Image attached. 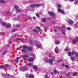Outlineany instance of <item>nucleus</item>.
Returning a JSON list of instances; mask_svg holds the SVG:
<instances>
[{"label":"nucleus","instance_id":"obj_1","mask_svg":"<svg viewBox=\"0 0 78 78\" xmlns=\"http://www.w3.org/2000/svg\"><path fill=\"white\" fill-rule=\"evenodd\" d=\"M9 67V65L8 64H5L4 65L0 66V69H7Z\"/></svg>","mask_w":78,"mask_h":78},{"label":"nucleus","instance_id":"obj_2","mask_svg":"<svg viewBox=\"0 0 78 78\" xmlns=\"http://www.w3.org/2000/svg\"><path fill=\"white\" fill-rule=\"evenodd\" d=\"M27 69L28 68L27 67L23 66L22 68L21 69L20 71L21 72H25V71H27Z\"/></svg>","mask_w":78,"mask_h":78},{"label":"nucleus","instance_id":"obj_3","mask_svg":"<svg viewBox=\"0 0 78 78\" xmlns=\"http://www.w3.org/2000/svg\"><path fill=\"white\" fill-rule=\"evenodd\" d=\"M78 41V37H77L75 38L73 40L72 42L73 44H75L76 42H77Z\"/></svg>","mask_w":78,"mask_h":78},{"label":"nucleus","instance_id":"obj_4","mask_svg":"<svg viewBox=\"0 0 78 78\" xmlns=\"http://www.w3.org/2000/svg\"><path fill=\"white\" fill-rule=\"evenodd\" d=\"M22 56H23V59H24V60H27V58H29V55H22Z\"/></svg>","mask_w":78,"mask_h":78},{"label":"nucleus","instance_id":"obj_5","mask_svg":"<svg viewBox=\"0 0 78 78\" xmlns=\"http://www.w3.org/2000/svg\"><path fill=\"white\" fill-rule=\"evenodd\" d=\"M67 22L69 24L72 25L73 24V21L70 19H69L67 20Z\"/></svg>","mask_w":78,"mask_h":78},{"label":"nucleus","instance_id":"obj_6","mask_svg":"<svg viewBox=\"0 0 78 78\" xmlns=\"http://www.w3.org/2000/svg\"><path fill=\"white\" fill-rule=\"evenodd\" d=\"M75 55V56H76V57H78V53L77 52H75L74 51H73L72 53V55Z\"/></svg>","mask_w":78,"mask_h":78},{"label":"nucleus","instance_id":"obj_7","mask_svg":"<svg viewBox=\"0 0 78 78\" xmlns=\"http://www.w3.org/2000/svg\"><path fill=\"white\" fill-rule=\"evenodd\" d=\"M48 14L50 15L51 17H54L55 16V14L51 12H48Z\"/></svg>","mask_w":78,"mask_h":78},{"label":"nucleus","instance_id":"obj_8","mask_svg":"<svg viewBox=\"0 0 78 78\" xmlns=\"http://www.w3.org/2000/svg\"><path fill=\"white\" fill-rule=\"evenodd\" d=\"M48 14L50 15L51 17H54L55 16V14L51 12H48Z\"/></svg>","mask_w":78,"mask_h":78},{"label":"nucleus","instance_id":"obj_9","mask_svg":"<svg viewBox=\"0 0 78 78\" xmlns=\"http://www.w3.org/2000/svg\"><path fill=\"white\" fill-rule=\"evenodd\" d=\"M2 76H3L4 77H5V78H8V77L9 76V74L5 75V74H3Z\"/></svg>","mask_w":78,"mask_h":78},{"label":"nucleus","instance_id":"obj_10","mask_svg":"<svg viewBox=\"0 0 78 78\" xmlns=\"http://www.w3.org/2000/svg\"><path fill=\"white\" fill-rule=\"evenodd\" d=\"M28 47L27 46H26L23 45L22 46V48L23 49H26L28 48Z\"/></svg>","mask_w":78,"mask_h":78},{"label":"nucleus","instance_id":"obj_11","mask_svg":"<svg viewBox=\"0 0 78 78\" xmlns=\"http://www.w3.org/2000/svg\"><path fill=\"white\" fill-rule=\"evenodd\" d=\"M47 63H50V64H53V62L51 59H50L49 61H47Z\"/></svg>","mask_w":78,"mask_h":78},{"label":"nucleus","instance_id":"obj_12","mask_svg":"<svg viewBox=\"0 0 78 78\" xmlns=\"http://www.w3.org/2000/svg\"><path fill=\"white\" fill-rule=\"evenodd\" d=\"M58 50H59V49H58V48L57 47L55 48V52L56 53H58Z\"/></svg>","mask_w":78,"mask_h":78},{"label":"nucleus","instance_id":"obj_13","mask_svg":"<svg viewBox=\"0 0 78 78\" xmlns=\"http://www.w3.org/2000/svg\"><path fill=\"white\" fill-rule=\"evenodd\" d=\"M72 53H73V52H71L70 51H69L68 52V55L70 56H73V55H72Z\"/></svg>","mask_w":78,"mask_h":78},{"label":"nucleus","instance_id":"obj_14","mask_svg":"<svg viewBox=\"0 0 78 78\" xmlns=\"http://www.w3.org/2000/svg\"><path fill=\"white\" fill-rule=\"evenodd\" d=\"M6 28H11V24L9 23L7 24L6 26Z\"/></svg>","mask_w":78,"mask_h":78},{"label":"nucleus","instance_id":"obj_15","mask_svg":"<svg viewBox=\"0 0 78 78\" xmlns=\"http://www.w3.org/2000/svg\"><path fill=\"white\" fill-rule=\"evenodd\" d=\"M28 60L29 61L33 62L34 60V59L32 58H28Z\"/></svg>","mask_w":78,"mask_h":78},{"label":"nucleus","instance_id":"obj_16","mask_svg":"<svg viewBox=\"0 0 78 78\" xmlns=\"http://www.w3.org/2000/svg\"><path fill=\"white\" fill-rule=\"evenodd\" d=\"M22 11V10L20 9H17L16 10V12L18 13V12H21Z\"/></svg>","mask_w":78,"mask_h":78},{"label":"nucleus","instance_id":"obj_17","mask_svg":"<svg viewBox=\"0 0 78 78\" xmlns=\"http://www.w3.org/2000/svg\"><path fill=\"white\" fill-rule=\"evenodd\" d=\"M19 57H18L16 58V59L15 60V62L16 63H18L19 62Z\"/></svg>","mask_w":78,"mask_h":78},{"label":"nucleus","instance_id":"obj_18","mask_svg":"<svg viewBox=\"0 0 78 78\" xmlns=\"http://www.w3.org/2000/svg\"><path fill=\"white\" fill-rule=\"evenodd\" d=\"M30 8H34L35 7V4H31L30 5Z\"/></svg>","mask_w":78,"mask_h":78},{"label":"nucleus","instance_id":"obj_19","mask_svg":"<svg viewBox=\"0 0 78 78\" xmlns=\"http://www.w3.org/2000/svg\"><path fill=\"white\" fill-rule=\"evenodd\" d=\"M21 51H22V52H24V53H25V52H27V50L25 49H21Z\"/></svg>","mask_w":78,"mask_h":78},{"label":"nucleus","instance_id":"obj_20","mask_svg":"<svg viewBox=\"0 0 78 78\" xmlns=\"http://www.w3.org/2000/svg\"><path fill=\"white\" fill-rule=\"evenodd\" d=\"M27 66H29V67H31L33 66V65L30 63H29L28 64Z\"/></svg>","mask_w":78,"mask_h":78},{"label":"nucleus","instance_id":"obj_21","mask_svg":"<svg viewBox=\"0 0 78 78\" xmlns=\"http://www.w3.org/2000/svg\"><path fill=\"white\" fill-rule=\"evenodd\" d=\"M51 59L52 61H55V57L53 56L51 57Z\"/></svg>","mask_w":78,"mask_h":78},{"label":"nucleus","instance_id":"obj_22","mask_svg":"<svg viewBox=\"0 0 78 78\" xmlns=\"http://www.w3.org/2000/svg\"><path fill=\"white\" fill-rule=\"evenodd\" d=\"M6 14L7 16H9V15H11V12H7L6 13Z\"/></svg>","mask_w":78,"mask_h":78},{"label":"nucleus","instance_id":"obj_23","mask_svg":"<svg viewBox=\"0 0 78 78\" xmlns=\"http://www.w3.org/2000/svg\"><path fill=\"white\" fill-rule=\"evenodd\" d=\"M14 8L15 9H19V7L16 5H15L14 6Z\"/></svg>","mask_w":78,"mask_h":78},{"label":"nucleus","instance_id":"obj_24","mask_svg":"<svg viewBox=\"0 0 78 78\" xmlns=\"http://www.w3.org/2000/svg\"><path fill=\"white\" fill-rule=\"evenodd\" d=\"M55 44L56 45H58V44H59V41H56L55 42Z\"/></svg>","mask_w":78,"mask_h":78},{"label":"nucleus","instance_id":"obj_25","mask_svg":"<svg viewBox=\"0 0 78 78\" xmlns=\"http://www.w3.org/2000/svg\"><path fill=\"white\" fill-rule=\"evenodd\" d=\"M33 68L34 70H36V69H37V66H36L34 65V66Z\"/></svg>","mask_w":78,"mask_h":78},{"label":"nucleus","instance_id":"obj_26","mask_svg":"<svg viewBox=\"0 0 78 78\" xmlns=\"http://www.w3.org/2000/svg\"><path fill=\"white\" fill-rule=\"evenodd\" d=\"M36 46L37 47V48H40V47H41V45H39V44H36Z\"/></svg>","mask_w":78,"mask_h":78},{"label":"nucleus","instance_id":"obj_27","mask_svg":"<svg viewBox=\"0 0 78 78\" xmlns=\"http://www.w3.org/2000/svg\"><path fill=\"white\" fill-rule=\"evenodd\" d=\"M27 49L28 51H32V48L31 47H29V48H28Z\"/></svg>","mask_w":78,"mask_h":78},{"label":"nucleus","instance_id":"obj_28","mask_svg":"<svg viewBox=\"0 0 78 78\" xmlns=\"http://www.w3.org/2000/svg\"><path fill=\"white\" fill-rule=\"evenodd\" d=\"M36 6V7H39V6H40V5L39 4H35V7Z\"/></svg>","mask_w":78,"mask_h":78},{"label":"nucleus","instance_id":"obj_29","mask_svg":"<svg viewBox=\"0 0 78 78\" xmlns=\"http://www.w3.org/2000/svg\"><path fill=\"white\" fill-rule=\"evenodd\" d=\"M71 59L72 61H74L75 60V57H71Z\"/></svg>","mask_w":78,"mask_h":78},{"label":"nucleus","instance_id":"obj_30","mask_svg":"<svg viewBox=\"0 0 78 78\" xmlns=\"http://www.w3.org/2000/svg\"><path fill=\"white\" fill-rule=\"evenodd\" d=\"M36 28L38 30V31H41V29L39 28V27H36Z\"/></svg>","mask_w":78,"mask_h":78},{"label":"nucleus","instance_id":"obj_31","mask_svg":"<svg viewBox=\"0 0 78 78\" xmlns=\"http://www.w3.org/2000/svg\"><path fill=\"white\" fill-rule=\"evenodd\" d=\"M69 50V48L68 47H66V48L65 49V50H66V51H68Z\"/></svg>","mask_w":78,"mask_h":78},{"label":"nucleus","instance_id":"obj_32","mask_svg":"<svg viewBox=\"0 0 78 78\" xmlns=\"http://www.w3.org/2000/svg\"><path fill=\"white\" fill-rule=\"evenodd\" d=\"M6 23L5 22H3L2 23V25H3V26H5V25H6Z\"/></svg>","mask_w":78,"mask_h":78},{"label":"nucleus","instance_id":"obj_33","mask_svg":"<svg viewBox=\"0 0 78 78\" xmlns=\"http://www.w3.org/2000/svg\"><path fill=\"white\" fill-rule=\"evenodd\" d=\"M25 76L26 77V78H28L29 77H30V75L28 74H26Z\"/></svg>","mask_w":78,"mask_h":78},{"label":"nucleus","instance_id":"obj_34","mask_svg":"<svg viewBox=\"0 0 78 78\" xmlns=\"http://www.w3.org/2000/svg\"><path fill=\"white\" fill-rule=\"evenodd\" d=\"M42 21L43 22H46V19L44 18L42 20Z\"/></svg>","mask_w":78,"mask_h":78},{"label":"nucleus","instance_id":"obj_35","mask_svg":"<svg viewBox=\"0 0 78 78\" xmlns=\"http://www.w3.org/2000/svg\"><path fill=\"white\" fill-rule=\"evenodd\" d=\"M58 12H61V11H62V9H58Z\"/></svg>","mask_w":78,"mask_h":78},{"label":"nucleus","instance_id":"obj_36","mask_svg":"<svg viewBox=\"0 0 78 78\" xmlns=\"http://www.w3.org/2000/svg\"><path fill=\"white\" fill-rule=\"evenodd\" d=\"M6 50H5V51H4L2 53V55H5V54H6Z\"/></svg>","mask_w":78,"mask_h":78},{"label":"nucleus","instance_id":"obj_37","mask_svg":"<svg viewBox=\"0 0 78 78\" xmlns=\"http://www.w3.org/2000/svg\"><path fill=\"white\" fill-rule=\"evenodd\" d=\"M33 31H34V32H36V33H38V31H37V30L34 29L33 30Z\"/></svg>","mask_w":78,"mask_h":78},{"label":"nucleus","instance_id":"obj_38","mask_svg":"<svg viewBox=\"0 0 78 78\" xmlns=\"http://www.w3.org/2000/svg\"><path fill=\"white\" fill-rule=\"evenodd\" d=\"M29 77L30 78H33V74H30V75Z\"/></svg>","mask_w":78,"mask_h":78},{"label":"nucleus","instance_id":"obj_39","mask_svg":"<svg viewBox=\"0 0 78 78\" xmlns=\"http://www.w3.org/2000/svg\"><path fill=\"white\" fill-rule=\"evenodd\" d=\"M76 75H77V73H76V72H75L74 73H73V75L74 76H76Z\"/></svg>","mask_w":78,"mask_h":78},{"label":"nucleus","instance_id":"obj_40","mask_svg":"<svg viewBox=\"0 0 78 78\" xmlns=\"http://www.w3.org/2000/svg\"><path fill=\"white\" fill-rule=\"evenodd\" d=\"M75 4L76 5V4H78V1H75L74 2Z\"/></svg>","mask_w":78,"mask_h":78},{"label":"nucleus","instance_id":"obj_41","mask_svg":"<svg viewBox=\"0 0 78 78\" xmlns=\"http://www.w3.org/2000/svg\"><path fill=\"white\" fill-rule=\"evenodd\" d=\"M62 29H63V30H64L66 29V26H63L62 27Z\"/></svg>","mask_w":78,"mask_h":78},{"label":"nucleus","instance_id":"obj_42","mask_svg":"<svg viewBox=\"0 0 78 78\" xmlns=\"http://www.w3.org/2000/svg\"><path fill=\"white\" fill-rule=\"evenodd\" d=\"M70 75V73H68L66 75V77H67V76H69Z\"/></svg>","mask_w":78,"mask_h":78},{"label":"nucleus","instance_id":"obj_43","mask_svg":"<svg viewBox=\"0 0 78 78\" xmlns=\"http://www.w3.org/2000/svg\"><path fill=\"white\" fill-rule=\"evenodd\" d=\"M61 14H64L65 13L64 12V11L63 10H62V11H61Z\"/></svg>","mask_w":78,"mask_h":78},{"label":"nucleus","instance_id":"obj_44","mask_svg":"<svg viewBox=\"0 0 78 78\" xmlns=\"http://www.w3.org/2000/svg\"><path fill=\"white\" fill-rule=\"evenodd\" d=\"M16 31V29H13L12 30V32H15Z\"/></svg>","mask_w":78,"mask_h":78},{"label":"nucleus","instance_id":"obj_45","mask_svg":"<svg viewBox=\"0 0 78 78\" xmlns=\"http://www.w3.org/2000/svg\"><path fill=\"white\" fill-rule=\"evenodd\" d=\"M17 41H21V40H22V38H17Z\"/></svg>","mask_w":78,"mask_h":78},{"label":"nucleus","instance_id":"obj_46","mask_svg":"<svg viewBox=\"0 0 78 78\" xmlns=\"http://www.w3.org/2000/svg\"><path fill=\"white\" fill-rule=\"evenodd\" d=\"M36 16H37V17H39V15L38 13H37V14H36Z\"/></svg>","mask_w":78,"mask_h":78},{"label":"nucleus","instance_id":"obj_47","mask_svg":"<svg viewBox=\"0 0 78 78\" xmlns=\"http://www.w3.org/2000/svg\"><path fill=\"white\" fill-rule=\"evenodd\" d=\"M61 7V5H60L59 4H58V8H60Z\"/></svg>","mask_w":78,"mask_h":78},{"label":"nucleus","instance_id":"obj_48","mask_svg":"<svg viewBox=\"0 0 78 78\" xmlns=\"http://www.w3.org/2000/svg\"><path fill=\"white\" fill-rule=\"evenodd\" d=\"M0 1H1V2L5 3V1L4 0H0Z\"/></svg>","mask_w":78,"mask_h":78},{"label":"nucleus","instance_id":"obj_49","mask_svg":"<svg viewBox=\"0 0 78 78\" xmlns=\"http://www.w3.org/2000/svg\"><path fill=\"white\" fill-rule=\"evenodd\" d=\"M67 29L68 30H71V28L69 27H67Z\"/></svg>","mask_w":78,"mask_h":78},{"label":"nucleus","instance_id":"obj_50","mask_svg":"<svg viewBox=\"0 0 78 78\" xmlns=\"http://www.w3.org/2000/svg\"><path fill=\"white\" fill-rule=\"evenodd\" d=\"M65 67H66V68H69V66L65 65Z\"/></svg>","mask_w":78,"mask_h":78},{"label":"nucleus","instance_id":"obj_51","mask_svg":"<svg viewBox=\"0 0 78 78\" xmlns=\"http://www.w3.org/2000/svg\"><path fill=\"white\" fill-rule=\"evenodd\" d=\"M32 56H33V57H34V58H36V56H35V55L34 54H33L31 55Z\"/></svg>","mask_w":78,"mask_h":78},{"label":"nucleus","instance_id":"obj_52","mask_svg":"<svg viewBox=\"0 0 78 78\" xmlns=\"http://www.w3.org/2000/svg\"><path fill=\"white\" fill-rule=\"evenodd\" d=\"M12 43V41H9V44H11Z\"/></svg>","mask_w":78,"mask_h":78},{"label":"nucleus","instance_id":"obj_53","mask_svg":"<svg viewBox=\"0 0 78 78\" xmlns=\"http://www.w3.org/2000/svg\"><path fill=\"white\" fill-rule=\"evenodd\" d=\"M51 54H49V56L50 58H51Z\"/></svg>","mask_w":78,"mask_h":78},{"label":"nucleus","instance_id":"obj_54","mask_svg":"<svg viewBox=\"0 0 78 78\" xmlns=\"http://www.w3.org/2000/svg\"><path fill=\"white\" fill-rule=\"evenodd\" d=\"M29 43H30V44H32L33 41L31 40H30L29 41Z\"/></svg>","mask_w":78,"mask_h":78},{"label":"nucleus","instance_id":"obj_55","mask_svg":"<svg viewBox=\"0 0 78 78\" xmlns=\"http://www.w3.org/2000/svg\"><path fill=\"white\" fill-rule=\"evenodd\" d=\"M21 25H18L16 26L17 27H20Z\"/></svg>","mask_w":78,"mask_h":78},{"label":"nucleus","instance_id":"obj_56","mask_svg":"<svg viewBox=\"0 0 78 78\" xmlns=\"http://www.w3.org/2000/svg\"><path fill=\"white\" fill-rule=\"evenodd\" d=\"M45 77L46 78H48V76L47 75H45Z\"/></svg>","mask_w":78,"mask_h":78},{"label":"nucleus","instance_id":"obj_57","mask_svg":"<svg viewBox=\"0 0 78 78\" xmlns=\"http://www.w3.org/2000/svg\"><path fill=\"white\" fill-rule=\"evenodd\" d=\"M33 19H34V20H35V19H36V17H35V16H33Z\"/></svg>","mask_w":78,"mask_h":78},{"label":"nucleus","instance_id":"obj_58","mask_svg":"<svg viewBox=\"0 0 78 78\" xmlns=\"http://www.w3.org/2000/svg\"><path fill=\"white\" fill-rule=\"evenodd\" d=\"M69 0L70 2H73V1H74V0Z\"/></svg>","mask_w":78,"mask_h":78},{"label":"nucleus","instance_id":"obj_59","mask_svg":"<svg viewBox=\"0 0 78 78\" xmlns=\"http://www.w3.org/2000/svg\"><path fill=\"white\" fill-rule=\"evenodd\" d=\"M45 59L46 61H48V58L47 57H46L45 58Z\"/></svg>","mask_w":78,"mask_h":78},{"label":"nucleus","instance_id":"obj_60","mask_svg":"<svg viewBox=\"0 0 78 78\" xmlns=\"http://www.w3.org/2000/svg\"><path fill=\"white\" fill-rule=\"evenodd\" d=\"M54 73H57V71H54Z\"/></svg>","mask_w":78,"mask_h":78},{"label":"nucleus","instance_id":"obj_61","mask_svg":"<svg viewBox=\"0 0 78 78\" xmlns=\"http://www.w3.org/2000/svg\"><path fill=\"white\" fill-rule=\"evenodd\" d=\"M54 31H55V33L57 32V30H56V29H55Z\"/></svg>","mask_w":78,"mask_h":78},{"label":"nucleus","instance_id":"obj_62","mask_svg":"<svg viewBox=\"0 0 78 78\" xmlns=\"http://www.w3.org/2000/svg\"><path fill=\"white\" fill-rule=\"evenodd\" d=\"M50 19H51V18H47V20H50Z\"/></svg>","mask_w":78,"mask_h":78},{"label":"nucleus","instance_id":"obj_63","mask_svg":"<svg viewBox=\"0 0 78 78\" xmlns=\"http://www.w3.org/2000/svg\"><path fill=\"white\" fill-rule=\"evenodd\" d=\"M11 78H14L15 76H11Z\"/></svg>","mask_w":78,"mask_h":78},{"label":"nucleus","instance_id":"obj_64","mask_svg":"<svg viewBox=\"0 0 78 78\" xmlns=\"http://www.w3.org/2000/svg\"><path fill=\"white\" fill-rule=\"evenodd\" d=\"M28 19H31V18L30 17H28Z\"/></svg>","mask_w":78,"mask_h":78}]
</instances>
